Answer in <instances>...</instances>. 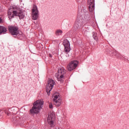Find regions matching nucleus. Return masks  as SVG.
Masks as SVG:
<instances>
[{
  "mask_svg": "<svg viewBox=\"0 0 129 129\" xmlns=\"http://www.w3.org/2000/svg\"><path fill=\"white\" fill-rule=\"evenodd\" d=\"M49 108H53V104L52 103H50L49 105Z\"/></svg>",
  "mask_w": 129,
  "mask_h": 129,
  "instance_id": "a211bd4d",
  "label": "nucleus"
},
{
  "mask_svg": "<svg viewBox=\"0 0 129 129\" xmlns=\"http://www.w3.org/2000/svg\"><path fill=\"white\" fill-rule=\"evenodd\" d=\"M44 104L43 100H38L33 103V106L30 110L31 113H38L42 109V105Z\"/></svg>",
  "mask_w": 129,
  "mask_h": 129,
  "instance_id": "f257e3e1",
  "label": "nucleus"
},
{
  "mask_svg": "<svg viewBox=\"0 0 129 129\" xmlns=\"http://www.w3.org/2000/svg\"><path fill=\"white\" fill-rule=\"evenodd\" d=\"M39 18V10L36 5H34L32 9V19L34 21L38 20Z\"/></svg>",
  "mask_w": 129,
  "mask_h": 129,
  "instance_id": "39448f33",
  "label": "nucleus"
},
{
  "mask_svg": "<svg viewBox=\"0 0 129 129\" xmlns=\"http://www.w3.org/2000/svg\"><path fill=\"white\" fill-rule=\"evenodd\" d=\"M4 114V111H2L0 110V116H2Z\"/></svg>",
  "mask_w": 129,
  "mask_h": 129,
  "instance_id": "6ab92c4d",
  "label": "nucleus"
},
{
  "mask_svg": "<svg viewBox=\"0 0 129 129\" xmlns=\"http://www.w3.org/2000/svg\"><path fill=\"white\" fill-rule=\"evenodd\" d=\"M9 111H11V113H13V114H17V113L18 112V108L17 107H12L9 109Z\"/></svg>",
  "mask_w": 129,
  "mask_h": 129,
  "instance_id": "4468645a",
  "label": "nucleus"
},
{
  "mask_svg": "<svg viewBox=\"0 0 129 129\" xmlns=\"http://www.w3.org/2000/svg\"><path fill=\"white\" fill-rule=\"evenodd\" d=\"M47 122L50 126H54V122H55V114L54 113H51L48 114Z\"/></svg>",
  "mask_w": 129,
  "mask_h": 129,
  "instance_id": "0eeeda50",
  "label": "nucleus"
},
{
  "mask_svg": "<svg viewBox=\"0 0 129 129\" xmlns=\"http://www.w3.org/2000/svg\"><path fill=\"white\" fill-rule=\"evenodd\" d=\"M55 81L53 80V79H49L48 80L46 88L48 95H50V92H51V91L53 89V87H54V85H55Z\"/></svg>",
  "mask_w": 129,
  "mask_h": 129,
  "instance_id": "20e7f679",
  "label": "nucleus"
},
{
  "mask_svg": "<svg viewBox=\"0 0 129 129\" xmlns=\"http://www.w3.org/2000/svg\"><path fill=\"white\" fill-rule=\"evenodd\" d=\"M78 66V61L77 60H73L69 63L67 69L69 71L74 70Z\"/></svg>",
  "mask_w": 129,
  "mask_h": 129,
  "instance_id": "1a4fd4ad",
  "label": "nucleus"
},
{
  "mask_svg": "<svg viewBox=\"0 0 129 129\" xmlns=\"http://www.w3.org/2000/svg\"><path fill=\"white\" fill-rule=\"evenodd\" d=\"M50 57H52V56L51 55H50Z\"/></svg>",
  "mask_w": 129,
  "mask_h": 129,
  "instance_id": "aec40b11",
  "label": "nucleus"
},
{
  "mask_svg": "<svg viewBox=\"0 0 129 129\" xmlns=\"http://www.w3.org/2000/svg\"><path fill=\"white\" fill-rule=\"evenodd\" d=\"M65 73H66V71L64 68L62 67L58 69L57 73L55 74V77H56L58 81L63 82Z\"/></svg>",
  "mask_w": 129,
  "mask_h": 129,
  "instance_id": "7ed1b4c3",
  "label": "nucleus"
},
{
  "mask_svg": "<svg viewBox=\"0 0 129 129\" xmlns=\"http://www.w3.org/2000/svg\"><path fill=\"white\" fill-rule=\"evenodd\" d=\"M14 16H16L17 17L18 16L20 20L25 18V14L22 11H13V13H12V12L9 10L8 11V17L9 19L14 18Z\"/></svg>",
  "mask_w": 129,
  "mask_h": 129,
  "instance_id": "f03ea898",
  "label": "nucleus"
},
{
  "mask_svg": "<svg viewBox=\"0 0 129 129\" xmlns=\"http://www.w3.org/2000/svg\"><path fill=\"white\" fill-rule=\"evenodd\" d=\"M5 113L7 115H11V114H12V112L10 111V109H6L5 110Z\"/></svg>",
  "mask_w": 129,
  "mask_h": 129,
  "instance_id": "2eb2a0df",
  "label": "nucleus"
},
{
  "mask_svg": "<svg viewBox=\"0 0 129 129\" xmlns=\"http://www.w3.org/2000/svg\"><path fill=\"white\" fill-rule=\"evenodd\" d=\"M9 30L10 33L13 36H17L19 34V28L15 26H11L9 27Z\"/></svg>",
  "mask_w": 129,
  "mask_h": 129,
  "instance_id": "9d476101",
  "label": "nucleus"
},
{
  "mask_svg": "<svg viewBox=\"0 0 129 129\" xmlns=\"http://www.w3.org/2000/svg\"><path fill=\"white\" fill-rule=\"evenodd\" d=\"M62 33H63V31L61 30H57L56 32V35L59 36L60 35H62Z\"/></svg>",
  "mask_w": 129,
  "mask_h": 129,
  "instance_id": "dca6fc26",
  "label": "nucleus"
},
{
  "mask_svg": "<svg viewBox=\"0 0 129 129\" xmlns=\"http://www.w3.org/2000/svg\"><path fill=\"white\" fill-rule=\"evenodd\" d=\"M89 6V10L90 12H92L94 11V0H88L87 3Z\"/></svg>",
  "mask_w": 129,
  "mask_h": 129,
  "instance_id": "f8f14e48",
  "label": "nucleus"
},
{
  "mask_svg": "<svg viewBox=\"0 0 129 129\" xmlns=\"http://www.w3.org/2000/svg\"><path fill=\"white\" fill-rule=\"evenodd\" d=\"M63 44L64 46V51L66 53H69L70 52V42L68 40L64 39L63 42Z\"/></svg>",
  "mask_w": 129,
  "mask_h": 129,
  "instance_id": "9b49d317",
  "label": "nucleus"
},
{
  "mask_svg": "<svg viewBox=\"0 0 129 129\" xmlns=\"http://www.w3.org/2000/svg\"><path fill=\"white\" fill-rule=\"evenodd\" d=\"M93 37L94 39V40H96V41H97V36H96V34L95 32L93 33Z\"/></svg>",
  "mask_w": 129,
  "mask_h": 129,
  "instance_id": "f3484780",
  "label": "nucleus"
},
{
  "mask_svg": "<svg viewBox=\"0 0 129 129\" xmlns=\"http://www.w3.org/2000/svg\"><path fill=\"white\" fill-rule=\"evenodd\" d=\"M86 22V21L84 19H77L75 22L74 27L76 29H81L83 27V25L85 24Z\"/></svg>",
  "mask_w": 129,
  "mask_h": 129,
  "instance_id": "6e6552de",
  "label": "nucleus"
},
{
  "mask_svg": "<svg viewBox=\"0 0 129 129\" xmlns=\"http://www.w3.org/2000/svg\"><path fill=\"white\" fill-rule=\"evenodd\" d=\"M2 22V18H0V23ZM7 28L3 26H0V35H3L7 33Z\"/></svg>",
  "mask_w": 129,
  "mask_h": 129,
  "instance_id": "ddd939ff",
  "label": "nucleus"
},
{
  "mask_svg": "<svg viewBox=\"0 0 129 129\" xmlns=\"http://www.w3.org/2000/svg\"><path fill=\"white\" fill-rule=\"evenodd\" d=\"M62 100L60 97L59 93L55 94L53 95V104H54L55 106H60Z\"/></svg>",
  "mask_w": 129,
  "mask_h": 129,
  "instance_id": "423d86ee",
  "label": "nucleus"
}]
</instances>
